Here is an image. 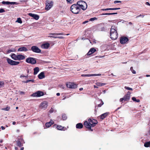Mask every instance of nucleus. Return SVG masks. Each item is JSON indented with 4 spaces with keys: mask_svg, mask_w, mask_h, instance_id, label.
Here are the masks:
<instances>
[{
    "mask_svg": "<svg viewBox=\"0 0 150 150\" xmlns=\"http://www.w3.org/2000/svg\"><path fill=\"white\" fill-rule=\"evenodd\" d=\"M38 78L40 79H42L45 77L44 72H41L38 76Z\"/></svg>",
    "mask_w": 150,
    "mask_h": 150,
    "instance_id": "nucleus-19",
    "label": "nucleus"
},
{
    "mask_svg": "<svg viewBox=\"0 0 150 150\" xmlns=\"http://www.w3.org/2000/svg\"><path fill=\"white\" fill-rule=\"evenodd\" d=\"M59 86V87L61 88H62V89H64L65 88V86H63V85H60Z\"/></svg>",
    "mask_w": 150,
    "mask_h": 150,
    "instance_id": "nucleus-52",
    "label": "nucleus"
},
{
    "mask_svg": "<svg viewBox=\"0 0 150 150\" xmlns=\"http://www.w3.org/2000/svg\"><path fill=\"white\" fill-rule=\"evenodd\" d=\"M76 4L84 5V1H79L77 2Z\"/></svg>",
    "mask_w": 150,
    "mask_h": 150,
    "instance_id": "nucleus-31",
    "label": "nucleus"
},
{
    "mask_svg": "<svg viewBox=\"0 0 150 150\" xmlns=\"http://www.w3.org/2000/svg\"><path fill=\"white\" fill-rule=\"evenodd\" d=\"M132 100L134 101L139 103L140 102V100L139 99H136V98L135 97H133L132 98Z\"/></svg>",
    "mask_w": 150,
    "mask_h": 150,
    "instance_id": "nucleus-33",
    "label": "nucleus"
},
{
    "mask_svg": "<svg viewBox=\"0 0 150 150\" xmlns=\"http://www.w3.org/2000/svg\"><path fill=\"white\" fill-rule=\"evenodd\" d=\"M117 9L116 8H111V10H116Z\"/></svg>",
    "mask_w": 150,
    "mask_h": 150,
    "instance_id": "nucleus-56",
    "label": "nucleus"
},
{
    "mask_svg": "<svg viewBox=\"0 0 150 150\" xmlns=\"http://www.w3.org/2000/svg\"><path fill=\"white\" fill-rule=\"evenodd\" d=\"M16 22L20 23H22V21H21V19L20 18H17Z\"/></svg>",
    "mask_w": 150,
    "mask_h": 150,
    "instance_id": "nucleus-40",
    "label": "nucleus"
},
{
    "mask_svg": "<svg viewBox=\"0 0 150 150\" xmlns=\"http://www.w3.org/2000/svg\"><path fill=\"white\" fill-rule=\"evenodd\" d=\"M96 51V49L94 48H91L88 52L86 54L87 55H90L92 53H94L95 51Z\"/></svg>",
    "mask_w": 150,
    "mask_h": 150,
    "instance_id": "nucleus-14",
    "label": "nucleus"
},
{
    "mask_svg": "<svg viewBox=\"0 0 150 150\" xmlns=\"http://www.w3.org/2000/svg\"><path fill=\"white\" fill-rule=\"evenodd\" d=\"M57 128L58 130H63V129L64 128H65V129H66V128L64 127H62V126L60 125H57Z\"/></svg>",
    "mask_w": 150,
    "mask_h": 150,
    "instance_id": "nucleus-24",
    "label": "nucleus"
},
{
    "mask_svg": "<svg viewBox=\"0 0 150 150\" xmlns=\"http://www.w3.org/2000/svg\"><path fill=\"white\" fill-rule=\"evenodd\" d=\"M88 122L87 121H85V125L86 126V128L87 129V130L89 131H93V129L92 128L93 127L96 126L98 123L97 121L94 119L92 120L89 119L88 120Z\"/></svg>",
    "mask_w": 150,
    "mask_h": 150,
    "instance_id": "nucleus-1",
    "label": "nucleus"
},
{
    "mask_svg": "<svg viewBox=\"0 0 150 150\" xmlns=\"http://www.w3.org/2000/svg\"><path fill=\"white\" fill-rule=\"evenodd\" d=\"M33 18L35 19L38 20L39 19V16L37 14H35Z\"/></svg>",
    "mask_w": 150,
    "mask_h": 150,
    "instance_id": "nucleus-37",
    "label": "nucleus"
},
{
    "mask_svg": "<svg viewBox=\"0 0 150 150\" xmlns=\"http://www.w3.org/2000/svg\"><path fill=\"white\" fill-rule=\"evenodd\" d=\"M7 61L8 63L11 65H16L19 64V62L14 61L9 58H7Z\"/></svg>",
    "mask_w": 150,
    "mask_h": 150,
    "instance_id": "nucleus-7",
    "label": "nucleus"
},
{
    "mask_svg": "<svg viewBox=\"0 0 150 150\" xmlns=\"http://www.w3.org/2000/svg\"><path fill=\"white\" fill-rule=\"evenodd\" d=\"M89 20L85 21V24L88 23L89 22Z\"/></svg>",
    "mask_w": 150,
    "mask_h": 150,
    "instance_id": "nucleus-62",
    "label": "nucleus"
},
{
    "mask_svg": "<svg viewBox=\"0 0 150 150\" xmlns=\"http://www.w3.org/2000/svg\"><path fill=\"white\" fill-rule=\"evenodd\" d=\"M77 5H78V6L79 8V9L80 10L81 9H82L83 11L84 10V5L80 4H76Z\"/></svg>",
    "mask_w": 150,
    "mask_h": 150,
    "instance_id": "nucleus-27",
    "label": "nucleus"
},
{
    "mask_svg": "<svg viewBox=\"0 0 150 150\" xmlns=\"http://www.w3.org/2000/svg\"><path fill=\"white\" fill-rule=\"evenodd\" d=\"M71 11V12L74 14H78L80 11L79 7L76 4L72 5L70 8Z\"/></svg>",
    "mask_w": 150,
    "mask_h": 150,
    "instance_id": "nucleus-3",
    "label": "nucleus"
},
{
    "mask_svg": "<svg viewBox=\"0 0 150 150\" xmlns=\"http://www.w3.org/2000/svg\"><path fill=\"white\" fill-rule=\"evenodd\" d=\"M67 88H75L77 87V85L73 83L69 82L66 83Z\"/></svg>",
    "mask_w": 150,
    "mask_h": 150,
    "instance_id": "nucleus-9",
    "label": "nucleus"
},
{
    "mask_svg": "<svg viewBox=\"0 0 150 150\" xmlns=\"http://www.w3.org/2000/svg\"><path fill=\"white\" fill-rule=\"evenodd\" d=\"M53 2L52 1H46L45 9L47 10L50 9L53 6Z\"/></svg>",
    "mask_w": 150,
    "mask_h": 150,
    "instance_id": "nucleus-5",
    "label": "nucleus"
},
{
    "mask_svg": "<svg viewBox=\"0 0 150 150\" xmlns=\"http://www.w3.org/2000/svg\"><path fill=\"white\" fill-rule=\"evenodd\" d=\"M108 112H106L104 113H103L102 114L100 117V118L102 120H103L104 118H105L107 116L108 114Z\"/></svg>",
    "mask_w": 150,
    "mask_h": 150,
    "instance_id": "nucleus-21",
    "label": "nucleus"
},
{
    "mask_svg": "<svg viewBox=\"0 0 150 150\" xmlns=\"http://www.w3.org/2000/svg\"><path fill=\"white\" fill-rule=\"evenodd\" d=\"M54 111V109L52 108H51L49 111V112L50 113H52Z\"/></svg>",
    "mask_w": 150,
    "mask_h": 150,
    "instance_id": "nucleus-48",
    "label": "nucleus"
},
{
    "mask_svg": "<svg viewBox=\"0 0 150 150\" xmlns=\"http://www.w3.org/2000/svg\"><path fill=\"white\" fill-rule=\"evenodd\" d=\"M68 3L72 4L74 1V0H66Z\"/></svg>",
    "mask_w": 150,
    "mask_h": 150,
    "instance_id": "nucleus-38",
    "label": "nucleus"
},
{
    "mask_svg": "<svg viewBox=\"0 0 150 150\" xmlns=\"http://www.w3.org/2000/svg\"><path fill=\"white\" fill-rule=\"evenodd\" d=\"M22 82H23V83H27V82H26V80L25 81H23Z\"/></svg>",
    "mask_w": 150,
    "mask_h": 150,
    "instance_id": "nucleus-64",
    "label": "nucleus"
},
{
    "mask_svg": "<svg viewBox=\"0 0 150 150\" xmlns=\"http://www.w3.org/2000/svg\"><path fill=\"white\" fill-rule=\"evenodd\" d=\"M5 12V10L2 8L0 9V13H3Z\"/></svg>",
    "mask_w": 150,
    "mask_h": 150,
    "instance_id": "nucleus-50",
    "label": "nucleus"
},
{
    "mask_svg": "<svg viewBox=\"0 0 150 150\" xmlns=\"http://www.w3.org/2000/svg\"><path fill=\"white\" fill-rule=\"evenodd\" d=\"M12 124H13V125H15V124H16V122H13Z\"/></svg>",
    "mask_w": 150,
    "mask_h": 150,
    "instance_id": "nucleus-63",
    "label": "nucleus"
},
{
    "mask_svg": "<svg viewBox=\"0 0 150 150\" xmlns=\"http://www.w3.org/2000/svg\"><path fill=\"white\" fill-rule=\"evenodd\" d=\"M19 138H18V140H17L16 142L17 146L19 147H21L23 146L22 144L23 142V140L22 138H21V137H19Z\"/></svg>",
    "mask_w": 150,
    "mask_h": 150,
    "instance_id": "nucleus-13",
    "label": "nucleus"
},
{
    "mask_svg": "<svg viewBox=\"0 0 150 150\" xmlns=\"http://www.w3.org/2000/svg\"><path fill=\"white\" fill-rule=\"evenodd\" d=\"M25 77V76L23 75H21L20 76V77L21 78H22V77Z\"/></svg>",
    "mask_w": 150,
    "mask_h": 150,
    "instance_id": "nucleus-60",
    "label": "nucleus"
},
{
    "mask_svg": "<svg viewBox=\"0 0 150 150\" xmlns=\"http://www.w3.org/2000/svg\"><path fill=\"white\" fill-rule=\"evenodd\" d=\"M104 103L101 100V103L100 104H98V106L99 107H100Z\"/></svg>",
    "mask_w": 150,
    "mask_h": 150,
    "instance_id": "nucleus-42",
    "label": "nucleus"
},
{
    "mask_svg": "<svg viewBox=\"0 0 150 150\" xmlns=\"http://www.w3.org/2000/svg\"><path fill=\"white\" fill-rule=\"evenodd\" d=\"M48 103L47 101H44L42 102L40 105V107L42 109L45 110L47 106Z\"/></svg>",
    "mask_w": 150,
    "mask_h": 150,
    "instance_id": "nucleus-11",
    "label": "nucleus"
},
{
    "mask_svg": "<svg viewBox=\"0 0 150 150\" xmlns=\"http://www.w3.org/2000/svg\"><path fill=\"white\" fill-rule=\"evenodd\" d=\"M15 51H16V50L14 48H13V49H12L8 50L7 51V53H9L11 52H15Z\"/></svg>",
    "mask_w": 150,
    "mask_h": 150,
    "instance_id": "nucleus-30",
    "label": "nucleus"
},
{
    "mask_svg": "<svg viewBox=\"0 0 150 150\" xmlns=\"http://www.w3.org/2000/svg\"><path fill=\"white\" fill-rule=\"evenodd\" d=\"M44 95V93L43 92L38 91L35 93H33L31 95V96L33 97H40L43 96Z\"/></svg>",
    "mask_w": 150,
    "mask_h": 150,
    "instance_id": "nucleus-8",
    "label": "nucleus"
},
{
    "mask_svg": "<svg viewBox=\"0 0 150 150\" xmlns=\"http://www.w3.org/2000/svg\"><path fill=\"white\" fill-rule=\"evenodd\" d=\"M117 14V13H102L100 15H114V14Z\"/></svg>",
    "mask_w": 150,
    "mask_h": 150,
    "instance_id": "nucleus-29",
    "label": "nucleus"
},
{
    "mask_svg": "<svg viewBox=\"0 0 150 150\" xmlns=\"http://www.w3.org/2000/svg\"><path fill=\"white\" fill-rule=\"evenodd\" d=\"M62 33H51L50 34V35L48 36L50 38H57V35H62Z\"/></svg>",
    "mask_w": 150,
    "mask_h": 150,
    "instance_id": "nucleus-15",
    "label": "nucleus"
},
{
    "mask_svg": "<svg viewBox=\"0 0 150 150\" xmlns=\"http://www.w3.org/2000/svg\"><path fill=\"white\" fill-rule=\"evenodd\" d=\"M83 127V125L81 123H78L76 125V127L77 129H81Z\"/></svg>",
    "mask_w": 150,
    "mask_h": 150,
    "instance_id": "nucleus-23",
    "label": "nucleus"
},
{
    "mask_svg": "<svg viewBox=\"0 0 150 150\" xmlns=\"http://www.w3.org/2000/svg\"><path fill=\"white\" fill-rule=\"evenodd\" d=\"M125 88L126 89H127L128 90H133V89L132 88H129V87H127V86H125Z\"/></svg>",
    "mask_w": 150,
    "mask_h": 150,
    "instance_id": "nucleus-43",
    "label": "nucleus"
},
{
    "mask_svg": "<svg viewBox=\"0 0 150 150\" xmlns=\"http://www.w3.org/2000/svg\"><path fill=\"white\" fill-rule=\"evenodd\" d=\"M101 75V74H85V76H100Z\"/></svg>",
    "mask_w": 150,
    "mask_h": 150,
    "instance_id": "nucleus-22",
    "label": "nucleus"
},
{
    "mask_svg": "<svg viewBox=\"0 0 150 150\" xmlns=\"http://www.w3.org/2000/svg\"><path fill=\"white\" fill-rule=\"evenodd\" d=\"M121 1H115L114 2V3L115 4H117V3H121Z\"/></svg>",
    "mask_w": 150,
    "mask_h": 150,
    "instance_id": "nucleus-51",
    "label": "nucleus"
},
{
    "mask_svg": "<svg viewBox=\"0 0 150 150\" xmlns=\"http://www.w3.org/2000/svg\"><path fill=\"white\" fill-rule=\"evenodd\" d=\"M30 50L34 52L37 53H40L41 52V50L38 47L36 46H32L31 47Z\"/></svg>",
    "mask_w": 150,
    "mask_h": 150,
    "instance_id": "nucleus-6",
    "label": "nucleus"
},
{
    "mask_svg": "<svg viewBox=\"0 0 150 150\" xmlns=\"http://www.w3.org/2000/svg\"><path fill=\"white\" fill-rule=\"evenodd\" d=\"M150 146V141L149 142H146L144 144V146L145 147H148Z\"/></svg>",
    "mask_w": 150,
    "mask_h": 150,
    "instance_id": "nucleus-32",
    "label": "nucleus"
},
{
    "mask_svg": "<svg viewBox=\"0 0 150 150\" xmlns=\"http://www.w3.org/2000/svg\"><path fill=\"white\" fill-rule=\"evenodd\" d=\"M26 62L28 63L32 64H35L36 63L35 59L33 57H28L26 59Z\"/></svg>",
    "mask_w": 150,
    "mask_h": 150,
    "instance_id": "nucleus-4",
    "label": "nucleus"
},
{
    "mask_svg": "<svg viewBox=\"0 0 150 150\" xmlns=\"http://www.w3.org/2000/svg\"><path fill=\"white\" fill-rule=\"evenodd\" d=\"M25 58V56L22 54H20L17 55V60H23Z\"/></svg>",
    "mask_w": 150,
    "mask_h": 150,
    "instance_id": "nucleus-20",
    "label": "nucleus"
},
{
    "mask_svg": "<svg viewBox=\"0 0 150 150\" xmlns=\"http://www.w3.org/2000/svg\"><path fill=\"white\" fill-rule=\"evenodd\" d=\"M117 27L115 25H112L110 29V38L112 40L117 39L118 37L117 32Z\"/></svg>",
    "mask_w": 150,
    "mask_h": 150,
    "instance_id": "nucleus-2",
    "label": "nucleus"
},
{
    "mask_svg": "<svg viewBox=\"0 0 150 150\" xmlns=\"http://www.w3.org/2000/svg\"><path fill=\"white\" fill-rule=\"evenodd\" d=\"M26 82H27V83L29 82H31L32 83H34L35 82V80L33 79L32 80H26Z\"/></svg>",
    "mask_w": 150,
    "mask_h": 150,
    "instance_id": "nucleus-44",
    "label": "nucleus"
},
{
    "mask_svg": "<svg viewBox=\"0 0 150 150\" xmlns=\"http://www.w3.org/2000/svg\"><path fill=\"white\" fill-rule=\"evenodd\" d=\"M54 123L53 121L51 120L50 122H47L45 124V126L47 128L50 127L51 125H52Z\"/></svg>",
    "mask_w": 150,
    "mask_h": 150,
    "instance_id": "nucleus-18",
    "label": "nucleus"
},
{
    "mask_svg": "<svg viewBox=\"0 0 150 150\" xmlns=\"http://www.w3.org/2000/svg\"><path fill=\"white\" fill-rule=\"evenodd\" d=\"M146 4L147 5L150 6L149 3L148 2H146Z\"/></svg>",
    "mask_w": 150,
    "mask_h": 150,
    "instance_id": "nucleus-55",
    "label": "nucleus"
},
{
    "mask_svg": "<svg viewBox=\"0 0 150 150\" xmlns=\"http://www.w3.org/2000/svg\"><path fill=\"white\" fill-rule=\"evenodd\" d=\"M98 18L96 17H93L90 18L89 19V21H93L95 20H97Z\"/></svg>",
    "mask_w": 150,
    "mask_h": 150,
    "instance_id": "nucleus-34",
    "label": "nucleus"
},
{
    "mask_svg": "<svg viewBox=\"0 0 150 150\" xmlns=\"http://www.w3.org/2000/svg\"><path fill=\"white\" fill-rule=\"evenodd\" d=\"M28 14L30 16L33 18L34 17V16L35 15V14H32V13H29Z\"/></svg>",
    "mask_w": 150,
    "mask_h": 150,
    "instance_id": "nucleus-47",
    "label": "nucleus"
},
{
    "mask_svg": "<svg viewBox=\"0 0 150 150\" xmlns=\"http://www.w3.org/2000/svg\"><path fill=\"white\" fill-rule=\"evenodd\" d=\"M62 117L63 120H65L67 119V116L65 114L62 115Z\"/></svg>",
    "mask_w": 150,
    "mask_h": 150,
    "instance_id": "nucleus-36",
    "label": "nucleus"
},
{
    "mask_svg": "<svg viewBox=\"0 0 150 150\" xmlns=\"http://www.w3.org/2000/svg\"><path fill=\"white\" fill-rule=\"evenodd\" d=\"M34 75H36L39 71V68L37 67H35L34 68Z\"/></svg>",
    "mask_w": 150,
    "mask_h": 150,
    "instance_id": "nucleus-25",
    "label": "nucleus"
},
{
    "mask_svg": "<svg viewBox=\"0 0 150 150\" xmlns=\"http://www.w3.org/2000/svg\"><path fill=\"white\" fill-rule=\"evenodd\" d=\"M98 86H102L105 85L106 84V83H102L100 82H97L95 83Z\"/></svg>",
    "mask_w": 150,
    "mask_h": 150,
    "instance_id": "nucleus-26",
    "label": "nucleus"
},
{
    "mask_svg": "<svg viewBox=\"0 0 150 150\" xmlns=\"http://www.w3.org/2000/svg\"><path fill=\"white\" fill-rule=\"evenodd\" d=\"M50 46V44L48 43L43 44L41 45L42 48L43 49H48Z\"/></svg>",
    "mask_w": 150,
    "mask_h": 150,
    "instance_id": "nucleus-16",
    "label": "nucleus"
},
{
    "mask_svg": "<svg viewBox=\"0 0 150 150\" xmlns=\"http://www.w3.org/2000/svg\"><path fill=\"white\" fill-rule=\"evenodd\" d=\"M18 3L16 2H9V4L17 5H18Z\"/></svg>",
    "mask_w": 150,
    "mask_h": 150,
    "instance_id": "nucleus-39",
    "label": "nucleus"
},
{
    "mask_svg": "<svg viewBox=\"0 0 150 150\" xmlns=\"http://www.w3.org/2000/svg\"><path fill=\"white\" fill-rule=\"evenodd\" d=\"M56 95L57 96H59L60 95V94L59 93H58L56 94Z\"/></svg>",
    "mask_w": 150,
    "mask_h": 150,
    "instance_id": "nucleus-59",
    "label": "nucleus"
},
{
    "mask_svg": "<svg viewBox=\"0 0 150 150\" xmlns=\"http://www.w3.org/2000/svg\"><path fill=\"white\" fill-rule=\"evenodd\" d=\"M131 93L129 91H128L127 93L124 96V98L125 99V101H127L129 100L130 97Z\"/></svg>",
    "mask_w": 150,
    "mask_h": 150,
    "instance_id": "nucleus-12",
    "label": "nucleus"
},
{
    "mask_svg": "<svg viewBox=\"0 0 150 150\" xmlns=\"http://www.w3.org/2000/svg\"><path fill=\"white\" fill-rule=\"evenodd\" d=\"M10 109V108L9 107H7L5 108H2L1 109L3 110L8 111H9Z\"/></svg>",
    "mask_w": 150,
    "mask_h": 150,
    "instance_id": "nucleus-35",
    "label": "nucleus"
},
{
    "mask_svg": "<svg viewBox=\"0 0 150 150\" xmlns=\"http://www.w3.org/2000/svg\"><path fill=\"white\" fill-rule=\"evenodd\" d=\"M123 100L125 101V99H124V97L123 98H120V102H122Z\"/></svg>",
    "mask_w": 150,
    "mask_h": 150,
    "instance_id": "nucleus-53",
    "label": "nucleus"
},
{
    "mask_svg": "<svg viewBox=\"0 0 150 150\" xmlns=\"http://www.w3.org/2000/svg\"><path fill=\"white\" fill-rule=\"evenodd\" d=\"M57 38H63V37L62 36H60V37H57Z\"/></svg>",
    "mask_w": 150,
    "mask_h": 150,
    "instance_id": "nucleus-58",
    "label": "nucleus"
},
{
    "mask_svg": "<svg viewBox=\"0 0 150 150\" xmlns=\"http://www.w3.org/2000/svg\"><path fill=\"white\" fill-rule=\"evenodd\" d=\"M101 10L102 11H108V10H111V8H103V9H101Z\"/></svg>",
    "mask_w": 150,
    "mask_h": 150,
    "instance_id": "nucleus-45",
    "label": "nucleus"
},
{
    "mask_svg": "<svg viewBox=\"0 0 150 150\" xmlns=\"http://www.w3.org/2000/svg\"><path fill=\"white\" fill-rule=\"evenodd\" d=\"M4 84V83L3 82L0 81V88L2 87L3 86Z\"/></svg>",
    "mask_w": 150,
    "mask_h": 150,
    "instance_id": "nucleus-46",
    "label": "nucleus"
},
{
    "mask_svg": "<svg viewBox=\"0 0 150 150\" xmlns=\"http://www.w3.org/2000/svg\"><path fill=\"white\" fill-rule=\"evenodd\" d=\"M128 40V38L126 37H121L120 39V42L122 44L126 43Z\"/></svg>",
    "mask_w": 150,
    "mask_h": 150,
    "instance_id": "nucleus-10",
    "label": "nucleus"
},
{
    "mask_svg": "<svg viewBox=\"0 0 150 150\" xmlns=\"http://www.w3.org/2000/svg\"><path fill=\"white\" fill-rule=\"evenodd\" d=\"M132 72L134 74H135L136 73V71L134 70H132Z\"/></svg>",
    "mask_w": 150,
    "mask_h": 150,
    "instance_id": "nucleus-54",
    "label": "nucleus"
},
{
    "mask_svg": "<svg viewBox=\"0 0 150 150\" xmlns=\"http://www.w3.org/2000/svg\"><path fill=\"white\" fill-rule=\"evenodd\" d=\"M1 128L2 130H4L5 129V127L2 126L1 127Z\"/></svg>",
    "mask_w": 150,
    "mask_h": 150,
    "instance_id": "nucleus-57",
    "label": "nucleus"
},
{
    "mask_svg": "<svg viewBox=\"0 0 150 150\" xmlns=\"http://www.w3.org/2000/svg\"><path fill=\"white\" fill-rule=\"evenodd\" d=\"M144 15H143L140 14L139 16H137L136 17V18L139 17H142V18H143L144 17Z\"/></svg>",
    "mask_w": 150,
    "mask_h": 150,
    "instance_id": "nucleus-49",
    "label": "nucleus"
},
{
    "mask_svg": "<svg viewBox=\"0 0 150 150\" xmlns=\"http://www.w3.org/2000/svg\"><path fill=\"white\" fill-rule=\"evenodd\" d=\"M11 58L14 60H17V55H16L14 54H12L11 56Z\"/></svg>",
    "mask_w": 150,
    "mask_h": 150,
    "instance_id": "nucleus-28",
    "label": "nucleus"
},
{
    "mask_svg": "<svg viewBox=\"0 0 150 150\" xmlns=\"http://www.w3.org/2000/svg\"><path fill=\"white\" fill-rule=\"evenodd\" d=\"M2 3L3 4H7L9 5V1H3L2 2Z\"/></svg>",
    "mask_w": 150,
    "mask_h": 150,
    "instance_id": "nucleus-41",
    "label": "nucleus"
},
{
    "mask_svg": "<svg viewBox=\"0 0 150 150\" xmlns=\"http://www.w3.org/2000/svg\"><path fill=\"white\" fill-rule=\"evenodd\" d=\"M28 50L27 48L25 47H22L19 48L18 50V52H27Z\"/></svg>",
    "mask_w": 150,
    "mask_h": 150,
    "instance_id": "nucleus-17",
    "label": "nucleus"
},
{
    "mask_svg": "<svg viewBox=\"0 0 150 150\" xmlns=\"http://www.w3.org/2000/svg\"><path fill=\"white\" fill-rule=\"evenodd\" d=\"M93 86H94V88H98V87H97V86H96L95 85H94Z\"/></svg>",
    "mask_w": 150,
    "mask_h": 150,
    "instance_id": "nucleus-61",
    "label": "nucleus"
}]
</instances>
